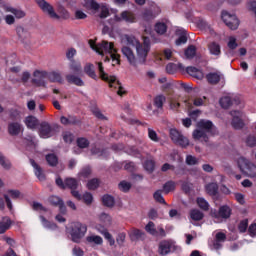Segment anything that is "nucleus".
<instances>
[{
  "label": "nucleus",
  "mask_w": 256,
  "mask_h": 256,
  "mask_svg": "<svg viewBox=\"0 0 256 256\" xmlns=\"http://www.w3.org/2000/svg\"><path fill=\"white\" fill-rule=\"evenodd\" d=\"M230 114L233 117L231 122L233 129H243V127H245V122L243 121V119H241V117H239V115H241V112L234 110L230 112Z\"/></svg>",
  "instance_id": "14"
},
{
  "label": "nucleus",
  "mask_w": 256,
  "mask_h": 256,
  "mask_svg": "<svg viewBox=\"0 0 256 256\" xmlns=\"http://www.w3.org/2000/svg\"><path fill=\"white\" fill-rule=\"evenodd\" d=\"M238 167L242 173L248 177H256V166L245 157H240L237 161Z\"/></svg>",
  "instance_id": "6"
},
{
  "label": "nucleus",
  "mask_w": 256,
  "mask_h": 256,
  "mask_svg": "<svg viewBox=\"0 0 256 256\" xmlns=\"http://www.w3.org/2000/svg\"><path fill=\"white\" fill-rule=\"evenodd\" d=\"M197 205L202 209V211H209V202L205 198H197Z\"/></svg>",
  "instance_id": "50"
},
{
  "label": "nucleus",
  "mask_w": 256,
  "mask_h": 256,
  "mask_svg": "<svg viewBox=\"0 0 256 256\" xmlns=\"http://www.w3.org/2000/svg\"><path fill=\"white\" fill-rule=\"evenodd\" d=\"M170 139L175 143V145H179L180 147H189V139L185 137L181 132L175 128H171L169 131Z\"/></svg>",
  "instance_id": "8"
},
{
  "label": "nucleus",
  "mask_w": 256,
  "mask_h": 256,
  "mask_svg": "<svg viewBox=\"0 0 256 256\" xmlns=\"http://www.w3.org/2000/svg\"><path fill=\"white\" fill-rule=\"evenodd\" d=\"M233 213V210L228 205H222L219 209H211L210 217L214 219L215 223H221L222 219H229Z\"/></svg>",
  "instance_id": "5"
},
{
  "label": "nucleus",
  "mask_w": 256,
  "mask_h": 256,
  "mask_svg": "<svg viewBox=\"0 0 256 256\" xmlns=\"http://www.w3.org/2000/svg\"><path fill=\"white\" fill-rule=\"evenodd\" d=\"M100 221H102L104 225H111V217L109 216V214L102 213L100 215Z\"/></svg>",
  "instance_id": "64"
},
{
  "label": "nucleus",
  "mask_w": 256,
  "mask_h": 256,
  "mask_svg": "<svg viewBox=\"0 0 256 256\" xmlns=\"http://www.w3.org/2000/svg\"><path fill=\"white\" fill-rule=\"evenodd\" d=\"M124 41L126 45L135 47L137 53V56H135V52L129 46L122 47V55L126 57L129 64L133 67L143 65L147 61L149 51H151V39L145 36L143 37V43H141L135 36L126 34L124 35Z\"/></svg>",
  "instance_id": "1"
},
{
  "label": "nucleus",
  "mask_w": 256,
  "mask_h": 256,
  "mask_svg": "<svg viewBox=\"0 0 256 256\" xmlns=\"http://www.w3.org/2000/svg\"><path fill=\"white\" fill-rule=\"evenodd\" d=\"M186 73H188V75H191V77H195V79H203V73L196 67L188 66L186 68Z\"/></svg>",
  "instance_id": "29"
},
{
  "label": "nucleus",
  "mask_w": 256,
  "mask_h": 256,
  "mask_svg": "<svg viewBox=\"0 0 256 256\" xmlns=\"http://www.w3.org/2000/svg\"><path fill=\"white\" fill-rule=\"evenodd\" d=\"M246 145L247 147H256V137L255 135H248L246 138Z\"/></svg>",
  "instance_id": "61"
},
{
  "label": "nucleus",
  "mask_w": 256,
  "mask_h": 256,
  "mask_svg": "<svg viewBox=\"0 0 256 256\" xmlns=\"http://www.w3.org/2000/svg\"><path fill=\"white\" fill-rule=\"evenodd\" d=\"M190 217L192 221H202L205 214H203V212H201L199 209H192L190 210Z\"/></svg>",
  "instance_id": "37"
},
{
  "label": "nucleus",
  "mask_w": 256,
  "mask_h": 256,
  "mask_svg": "<svg viewBox=\"0 0 256 256\" xmlns=\"http://www.w3.org/2000/svg\"><path fill=\"white\" fill-rule=\"evenodd\" d=\"M33 77L34 78L31 80L33 85L36 87H47V82L45 81V79H47V71L35 70Z\"/></svg>",
  "instance_id": "10"
},
{
  "label": "nucleus",
  "mask_w": 256,
  "mask_h": 256,
  "mask_svg": "<svg viewBox=\"0 0 256 256\" xmlns=\"http://www.w3.org/2000/svg\"><path fill=\"white\" fill-rule=\"evenodd\" d=\"M143 232L140 229H133L130 233L131 241H139L143 237Z\"/></svg>",
  "instance_id": "47"
},
{
  "label": "nucleus",
  "mask_w": 256,
  "mask_h": 256,
  "mask_svg": "<svg viewBox=\"0 0 256 256\" xmlns=\"http://www.w3.org/2000/svg\"><path fill=\"white\" fill-rule=\"evenodd\" d=\"M30 165H32L34 169V175H36L37 179L39 181H46L47 176L45 175V171L43 170V168L33 159H30Z\"/></svg>",
  "instance_id": "15"
},
{
  "label": "nucleus",
  "mask_w": 256,
  "mask_h": 256,
  "mask_svg": "<svg viewBox=\"0 0 256 256\" xmlns=\"http://www.w3.org/2000/svg\"><path fill=\"white\" fill-rule=\"evenodd\" d=\"M102 203L104 207H115V198L109 194H105L102 197Z\"/></svg>",
  "instance_id": "35"
},
{
  "label": "nucleus",
  "mask_w": 256,
  "mask_h": 256,
  "mask_svg": "<svg viewBox=\"0 0 256 256\" xmlns=\"http://www.w3.org/2000/svg\"><path fill=\"white\" fill-rule=\"evenodd\" d=\"M66 81L70 83V85H76V87H85V82L80 77L75 74L66 75Z\"/></svg>",
  "instance_id": "20"
},
{
  "label": "nucleus",
  "mask_w": 256,
  "mask_h": 256,
  "mask_svg": "<svg viewBox=\"0 0 256 256\" xmlns=\"http://www.w3.org/2000/svg\"><path fill=\"white\" fill-rule=\"evenodd\" d=\"M67 231L71 237L73 243H81V239L85 237L87 233V224L81 222H72Z\"/></svg>",
  "instance_id": "3"
},
{
  "label": "nucleus",
  "mask_w": 256,
  "mask_h": 256,
  "mask_svg": "<svg viewBox=\"0 0 256 256\" xmlns=\"http://www.w3.org/2000/svg\"><path fill=\"white\" fill-rule=\"evenodd\" d=\"M163 190H157L154 192L153 197L156 203H160L162 205H167L165 198H163Z\"/></svg>",
  "instance_id": "44"
},
{
  "label": "nucleus",
  "mask_w": 256,
  "mask_h": 256,
  "mask_svg": "<svg viewBox=\"0 0 256 256\" xmlns=\"http://www.w3.org/2000/svg\"><path fill=\"white\" fill-rule=\"evenodd\" d=\"M247 227H249V220L247 219L242 220L238 225L240 233H245L247 231Z\"/></svg>",
  "instance_id": "62"
},
{
  "label": "nucleus",
  "mask_w": 256,
  "mask_h": 256,
  "mask_svg": "<svg viewBox=\"0 0 256 256\" xmlns=\"http://www.w3.org/2000/svg\"><path fill=\"white\" fill-rule=\"evenodd\" d=\"M84 73H86V75L90 77V79H94V81H98L99 79L97 73L95 72V66L93 64H87L84 67Z\"/></svg>",
  "instance_id": "24"
},
{
  "label": "nucleus",
  "mask_w": 256,
  "mask_h": 256,
  "mask_svg": "<svg viewBox=\"0 0 256 256\" xmlns=\"http://www.w3.org/2000/svg\"><path fill=\"white\" fill-rule=\"evenodd\" d=\"M6 11L15 15L16 19H23V17H25V11L23 10L7 7Z\"/></svg>",
  "instance_id": "43"
},
{
  "label": "nucleus",
  "mask_w": 256,
  "mask_h": 256,
  "mask_svg": "<svg viewBox=\"0 0 256 256\" xmlns=\"http://www.w3.org/2000/svg\"><path fill=\"white\" fill-rule=\"evenodd\" d=\"M118 189H120V191L123 193H128V191L131 190V183L123 180L118 184Z\"/></svg>",
  "instance_id": "51"
},
{
  "label": "nucleus",
  "mask_w": 256,
  "mask_h": 256,
  "mask_svg": "<svg viewBox=\"0 0 256 256\" xmlns=\"http://www.w3.org/2000/svg\"><path fill=\"white\" fill-rule=\"evenodd\" d=\"M98 231L101 233V235H103V237L105 239H107V241L111 247H113V245H115V239L113 238V235H111V233H109V230H107V228L100 227V228H98Z\"/></svg>",
  "instance_id": "25"
},
{
  "label": "nucleus",
  "mask_w": 256,
  "mask_h": 256,
  "mask_svg": "<svg viewBox=\"0 0 256 256\" xmlns=\"http://www.w3.org/2000/svg\"><path fill=\"white\" fill-rule=\"evenodd\" d=\"M175 249H176L175 244L167 240L160 242L158 246L159 255H162V256L169 255V253H173Z\"/></svg>",
  "instance_id": "13"
},
{
  "label": "nucleus",
  "mask_w": 256,
  "mask_h": 256,
  "mask_svg": "<svg viewBox=\"0 0 256 256\" xmlns=\"http://www.w3.org/2000/svg\"><path fill=\"white\" fill-rule=\"evenodd\" d=\"M98 71L100 73V79H102V81H106L110 89H118L117 95H119L120 97H123V95L127 94V91H125V88H123V86L121 85V82L117 80V77L109 76V74L105 73L103 62H98Z\"/></svg>",
  "instance_id": "2"
},
{
  "label": "nucleus",
  "mask_w": 256,
  "mask_h": 256,
  "mask_svg": "<svg viewBox=\"0 0 256 256\" xmlns=\"http://www.w3.org/2000/svg\"><path fill=\"white\" fill-rule=\"evenodd\" d=\"M87 188L90 191H95V189H98L99 188V179L93 178V179L89 180L87 183Z\"/></svg>",
  "instance_id": "52"
},
{
  "label": "nucleus",
  "mask_w": 256,
  "mask_h": 256,
  "mask_svg": "<svg viewBox=\"0 0 256 256\" xmlns=\"http://www.w3.org/2000/svg\"><path fill=\"white\" fill-rule=\"evenodd\" d=\"M167 101V97H165V95L160 94L157 95L154 100V107H156V109H163V105H165V102Z\"/></svg>",
  "instance_id": "31"
},
{
  "label": "nucleus",
  "mask_w": 256,
  "mask_h": 256,
  "mask_svg": "<svg viewBox=\"0 0 256 256\" xmlns=\"http://www.w3.org/2000/svg\"><path fill=\"white\" fill-rule=\"evenodd\" d=\"M21 129H22V126H21V123L19 122H11L8 124V133L12 137H17V135L21 133Z\"/></svg>",
  "instance_id": "21"
},
{
  "label": "nucleus",
  "mask_w": 256,
  "mask_h": 256,
  "mask_svg": "<svg viewBox=\"0 0 256 256\" xmlns=\"http://www.w3.org/2000/svg\"><path fill=\"white\" fill-rule=\"evenodd\" d=\"M166 71L169 75H174L176 71H185V66L182 63H169L166 66Z\"/></svg>",
  "instance_id": "22"
},
{
  "label": "nucleus",
  "mask_w": 256,
  "mask_h": 256,
  "mask_svg": "<svg viewBox=\"0 0 256 256\" xmlns=\"http://www.w3.org/2000/svg\"><path fill=\"white\" fill-rule=\"evenodd\" d=\"M142 19H144V21H152V19H155V15L153 14V11L145 9L142 12Z\"/></svg>",
  "instance_id": "53"
},
{
  "label": "nucleus",
  "mask_w": 256,
  "mask_h": 256,
  "mask_svg": "<svg viewBox=\"0 0 256 256\" xmlns=\"http://www.w3.org/2000/svg\"><path fill=\"white\" fill-rule=\"evenodd\" d=\"M148 137L151 141H154V143H159V136L155 130L148 128Z\"/></svg>",
  "instance_id": "58"
},
{
  "label": "nucleus",
  "mask_w": 256,
  "mask_h": 256,
  "mask_svg": "<svg viewBox=\"0 0 256 256\" xmlns=\"http://www.w3.org/2000/svg\"><path fill=\"white\" fill-rule=\"evenodd\" d=\"M11 218L3 217L2 221H0V235H3L8 229L11 227Z\"/></svg>",
  "instance_id": "30"
},
{
  "label": "nucleus",
  "mask_w": 256,
  "mask_h": 256,
  "mask_svg": "<svg viewBox=\"0 0 256 256\" xmlns=\"http://www.w3.org/2000/svg\"><path fill=\"white\" fill-rule=\"evenodd\" d=\"M0 165L4 169H9L11 167V162L7 159H5V156H3V153L0 152Z\"/></svg>",
  "instance_id": "59"
},
{
  "label": "nucleus",
  "mask_w": 256,
  "mask_h": 256,
  "mask_svg": "<svg viewBox=\"0 0 256 256\" xmlns=\"http://www.w3.org/2000/svg\"><path fill=\"white\" fill-rule=\"evenodd\" d=\"M76 143L79 149H87V147L90 145L89 140L85 137L77 138Z\"/></svg>",
  "instance_id": "46"
},
{
  "label": "nucleus",
  "mask_w": 256,
  "mask_h": 256,
  "mask_svg": "<svg viewBox=\"0 0 256 256\" xmlns=\"http://www.w3.org/2000/svg\"><path fill=\"white\" fill-rule=\"evenodd\" d=\"M137 17L135 16V13L131 11H123L120 14V17L117 18V21H125V23H135Z\"/></svg>",
  "instance_id": "17"
},
{
  "label": "nucleus",
  "mask_w": 256,
  "mask_h": 256,
  "mask_svg": "<svg viewBox=\"0 0 256 256\" xmlns=\"http://www.w3.org/2000/svg\"><path fill=\"white\" fill-rule=\"evenodd\" d=\"M47 79L50 83H63V77L59 72H47Z\"/></svg>",
  "instance_id": "27"
},
{
  "label": "nucleus",
  "mask_w": 256,
  "mask_h": 256,
  "mask_svg": "<svg viewBox=\"0 0 256 256\" xmlns=\"http://www.w3.org/2000/svg\"><path fill=\"white\" fill-rule=\"evenodd\" d=\"M192 137L195 141H201L202 139L204 143H209V136L207 135V132L199 128L193 131Z\"/></svg>",
  "instance_id": "18"
},
{
  "label": "nucleus",
  "mask_w": 256,
  "mask_h": 256,
  "mask_svg": "<svg viewBox=\"0 0 256 256\" xmlns=\"http://www.w3.org/2000/svg\"><path fill=\"white\" fill-rule=\"evenodd\" d=\"M143 167L148 173H153L155 171V161L146 160L143 164Z\"/></svg>",
  "instance_id": "48"
},
{
  "label": "nucleus",
  "mask_w": 256,
  "mask_h": 256,
  "mask_svg": "<svg viewBox=\"0 0 256 256\" xmlns=\"http://www.w3.org/2000/svg\"><path fill=\"white\" fill-rule=\"evenodd\" d=\"M38 133L41 139H49L53 137V135H55V129L53 128V126H51V124H49V122L44 121L40 123Z\"/></svg>",
  "instance_id": "11"
},
{
  "label": "nucleus",
  "mask_w": 256,
  "mask_h": 256,
  "mask_svg": "<svg viewBox=\"0 0 256 256\" xmlns=\"http://www.w3.org/2000/svg\"><path fill=\"white\" fill-rule=\"evenodd\" d=\"M197 129H201L209 135L215 136L219 135V131L217 130V127L213 124L211 120H205L202 119L197 123Z\"/></svg>",
  "instance_id": "9"
},
{
  "label": "nucleus",
  "mask_w": 256,
  "mask_h": 256,
  "mask_svg": "<svg viewBox=\"0 0 256 256\" xmlns=\"http://www.w3.org/2000/svg\"><path fill=\"white\" fill-rule=\"evenodd\" d=\"M88 243H95V245H103V238L101 236H88Z\"/></svg>",
  "instance_id": "54"
},
{
  "label": "nucleus",
  "mask_w": 256,
  "mask_h": 256,
  "mask_svg": "<svg viewBox=\"0 0 256 256\" xmlns=\"http://www.w3.org/2000/svg\"><path fill=\"white\" fill-rule=\"evenodd\" d=\"M206 79L210 85H217L221 81V75L217 72H210L206 75Z\"/></svg>",
  "instance_id": "28"
},
{
  "label": "nucleus",
  "mask_w": 256,
  "mask_h": 256,
  "mask_svg": "<svg viewBox=\"0 0 256 256\" xmlns=\"http://www.w3.org/2000/svg\"><path fill=\"white\" fill-rule=\"evenodd\" d=\"M205 191L210 197H213V199L219 197V185L215 182L208 183L205 186Z\"/></svg>",
  "instance_id": "16"
},
{
  "label": "nucleus",
  "mask_w": 256,
  "mask_h": 256,
  "mask_svg": "<svg viewBox=\"0 0 256 256\" xmlns=\"http://www.w3.org/2000/svg\"><path fill=\"white\" fill-rule=\"evenodd\" d=\"M82 199L85 205H91V203H93V194L90 192H85L82 196Z\"/></svg>",
  "instance_id": "57"
},
{
  "label": "nucleus",
  "mask_w": 256,
  "mask_h": 256,
  "mask_svg": "<svg viewBox=\"0 0 256 256\" xmlns=\"http://www.w3.org/2000/svg\"><path fill=\"white\" fill-rule=\"evenodd\" d=\"M154 31L158 35H165L167 33V24L165 22H157L154 26Z\"/></svg>",
  "instance_id": "33"
},
{
  "label": "nucleus",
  "mask_w": 256,
  "mask_h": 256,
  "mask_svg": "<svg viewBox=\"0 0 256 256\" xmlns=\"http://www.w3.org/2000/svg\"><path fill=\"white\" fill-rule=\"evenodd\" d=\"M181 189L185 195H189L191 193V189H193V183L189 181H180Z\"/></svg>",
  "instance_id": "45"
},
{
  "label": "nucleus",
  "mask_w": 256,
  "mask_h": 256,
  "mask_svg": "<svg viewBox=\"0 0 256 256\" xmlns=\"http://www.w3.org/2000/svg\"><path fill=\"white\" fill-rule=\"evenodd\" d=\"M97 53H99V55H103V53H109L113 62H116L117 65L121 63V56L117 53V49H115V44H113V42L103 40L101 43H98Z\"/></svg>",
  "instance_id": "4"
},
{
  "label": "nucleus",
  "mask_w": 256,
  "mask_h": 256,
  "mask_svg": "<svg viewBox=\"0 0 256 256\" xmlns=\"http://www.w3.org/2000/svg\"><path fill=\"white\" fill-rule=\"evenodd\" d=\"M222 109H229L231 105H233V101L231 100V97L229 96H224L220 99L219 101Z\"/></svg>",
  "instance_id": "42"
},
{
  "label": "nucleus",
  "mask_w": 256,
  "mask_h": 256,
  "mask_svg": "<svg viewBox=\"0 0 256 256\" xmlns=\"http://www.w3.org/2000/svg\"><path fill=\"white\" fill-rule=\"evenodd\" d=\"M40 9L43 10L44 13H47L51 19H60L59 15L55 13V9L51 4H49L45 0H35Z\"/></svg>",
  "instance_id": "12"
},
{
  "label": "nucleus",
  "mask_w": 256,
  "mask_h": 256,
  "mask_svg": "<svg viewBox=\"0 0 256 256\" xmlns=\"http://www.w3.org/2000/svg\"><path fill=\"white\" fill-rule=\"evenodd\" d=\"M177 189V182L173 180H169L162 186V191L165 195H169V193H173Z\"/></svg>",
  "instance_id": "23"
},
{
  "label": "nucleus",
  "mask_w": 256,
  "mask_h": 256,
  "mask_svg": "<svg viewBox=\"0 0 256 256\" xmlns=\"http://www.w3.org/2000/svg\"><path fill=\"white\" fill-rule=\"evenodd\" d=\"M127 237V234L125 232L119 233L116 237V242L119 245V247H123V244L125 243V239Z\"/></svg>",
  "instance_id": "63"
},
{
  "label": "nucleus",
  "mask_w": 256,
  "mask_h": 256,
  "mask_svg": "<svg viewBox=\"0 0 256 256\" xmlns=\"http://www.w3.org/2000/svg\"><path fill=\"white\" fill-rule=\"evenodd\" d=\"M79 187V181L75 178H66L65 179V189H70L71 191Z\"/></svg>",
  "instance_id": "32"
},
{
  "label": "nucleus",
  "mask_w": 256,
  "mask_h": 256,
  "mask_svg": "<svg viewBox=\"0 0 256 256\" xmlns=\"http://www.w3.org/2000/svg\"><path fill=\"white\" fill-rule=\"evenodd\" d=\"M25 145L29 149H35L37 147V142L35 141V137L33 136H27L25 138Z\"/></svg>",
  "instance_id": "49"
},
{
  "label": "nucleus",
  "mask_w": 256,
  "mask_h": 256,
  "mask_svg": "<svg viewBox=\"0 0 256 256\" xmlns=\"http://www.w3.org/2000/svg\"><path fill=\"white\" fill-rule=\"evenodd\" d=\"M40 219L43 227H45L46 229H51V231H55V229H57V224H55L54 222L47 220L43 216H40Z\"/></svg>",
  "instance_id": "41"
},
{
  "label": "nucleus",
  "mask_w": 256,
  "mask_h": 256,
  "mask_svg": "<svg viewBox=\"0 0 256 256\" xmlns=\"http://www.w3.org/2000/svg\"><path fill=\"white\" fill-rule=\"evenodd\" d=\"M62 137H63V141L64 143H73L74 139H75V135H73V133L71 132H64L62 134Z\"/></svg>",
  "instance_id": "55"
},
{
  "label": "nucleus",
  "mask_w": 256,
  "mask_h": 256,
  "mask_svg": "<svg viewBox=\"0 0 256 256\" xmlns=\"http://www.w3.org/2000/svg\"><path fill=\"white\" fill-rule=\"evenodd\" d=\"M124 169L129 173H135V171H137V165H135V162H127L124 166Z\"/></svg>",
  "instance_id": "60"
},
{
  "label": "nucleus",
  "mask_w": 256,
  "mask_h": 256,
  "mask_svg": "<svg viewBox=\"0 0 256 256\" xmlns=\"http://www.w3.org/2000/svg\"><path fill=\"white\" fill-rule=\"evenodd\" d=\"M221 19L223 23H225L226 27L231 29V31H236V29H239V18H237V15L223 10L221 13Z\"/></svg>",
  "instance_id": "7"
},
{
  "label": "nucleus",
  "mask_w": 256,
  "mask_h": 256,
  "mask_svg": "<svg viewBox=\"0 0 256 256\" xmlns=\"http://www.w3.org/2000/svg\"><path fill=\"white\" fill-rule=\"evenodd\" d=\"M60 123H62V125H80L81 120L75 115H69L68 117L61 116Z\"/></svg>",
  "instance_id": "19"
},
{
  "label": "nucleus",
  "mask_w": 256,
  "mask_h": 256,
  "mask_svg": "<svg viewBox=\"0 0 256 256\" xmlns=\"http://www.w3.org/2000/svg\"><path fill=\"white\" fill-rule=\"evenodd\" d=\"M48 201L53 205V207H58L60 203H63V199H61L59 196H50Z\"/></svg>",
  "instance_id": "56"
},
{
  "label": "nucleus",
  "mask_w": 256,
  "mask_h": 256,
  "mask_svg": "<svg viewBox=\"0 0 256 256\" xmlns=\"http://www.w3.org/2000/svg\"><path fill=\"white\" fill-rule=\"evenodd\" d=\"M184 55L186 59H193V57L197 55V47H195V45H189L186 48Z\"/></svg>",
  "instance_id": "39"
},
{
  "label": "nucleus",
  "mask_w": 256,
  "mask_h": 256,
  "mask_svg": "<svg viewBox=\"0 0 256 256\" xmlns=\"http://www.w3.org/2000/svg\"><path fill=\"white\" fill-rule=\"evenodd\" d=\"M45 159L50 167H57L59 165V158L55 154H47Z\"/></svg>",
  "instance_id": "38"
},
{
  "label": "nucleus",
  "mask_w": 256,
  "mask_h": 256,
  "mask_svg": "<svg viewBox=\"0 0 256 256\" xmlns=\"http://www.w3.org/2000/svg\"><path fill=\"white\" fill-rule=\"evenodd\" d=\"M145 231H147L149 235H152L153 237H159V231H157V228H155V223L153 221L148 222V224L145 226Z\"/></svg>",
  "instance_id": "36"
},
{
  "label": "nucleus",
  "mask_w": 256,
  "mask_h": 256,
  "mask_svg": "<svg viewBox=\"0 0 256 256\" xmlns=\"http://www.w3.org/2000/svg\"><path fill=\"white\" fill-rule=\"evenodd\" d=\"M25 123L28 129H35V127H37L39 124V120H37L35 116H28Z\"/></svg>",
  "instance_id": "40"
},
{
  "label": "nucleus",
  "mask_w": 256,
  "mask_h": 256,
  "mask_svg": "<svg viewBox=\"0 0 256 256\" xmlns=\"http://www.w3.org/2000/svg\"><path fill=\"white\" fill-rule=\"evenodd\" d=\"M208 49H209L211 55H216V56L221 55V45H219V43H217V42H211L208 45Z\"/></svg>",
  "instance_id": "34"
},
{
  "label": "nucleus",
  "mask_w": 256,
  "mask_h": 256,
  "mask_svg": "<svg viewBox=\"0 0 256 256\" xmlns=\"http://www.w3.org/2000/svg\"><path fill=\"white\" fill-rule=\"evenodd\" d=\"M69 69H70V71L74 72L75 75H79L81 73V71H83L81 62H79L77 60H70Z\"/></svg>",
  "instance_id": "26"
}]
</instances>
